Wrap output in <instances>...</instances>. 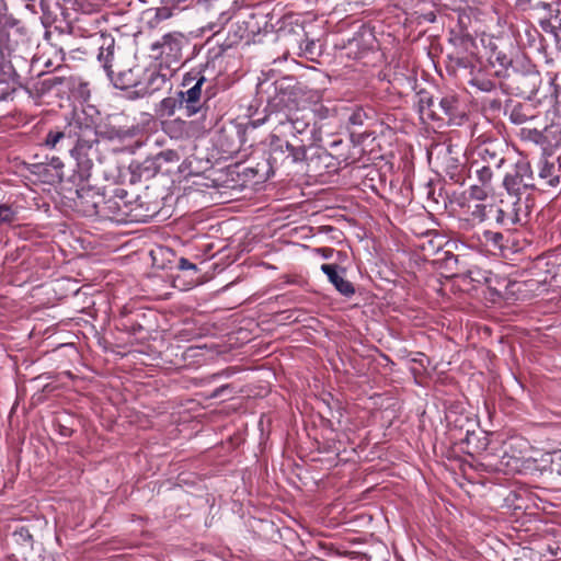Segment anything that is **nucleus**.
Listing matches in <instances>:
<instances>
[{
  "mask_svg": "<svg viewBox=\"0 0 561 561\" xmlns=\"http://www.w3.org/2000/svg\"><path fill=\"white\" fill-rule=\"evenodd\" d=\"M179 268L183 271L193 270L196 271L197 267L195 264L191 263L187 259L181 257L179 260Z\"/></svg>",
  "mask_w": 561,
  "mask_h": 561,
  "instance_id": "5701e85b",
  "label": "nucleus"
},
{
  "mask_svg": "<svg viewBox=\"0 0 561 561\" xmlns=\"http://www.w3.org/2000/svg\"><path fill=\"white\" fill-rule=\"evenodd\" d=\"M16 81L10 68L0 65V102L7 101L15 92Z\"/></svg>",
  "mask_w": 561,
  "mask_h": 561,
  "instance_id": "423d86ee",
  "label": "nucleus"
},
{
  "mask_svg": "<svg viewBox=\"0 0 561 561\" xmlns=\"http://www.w3.org/2000/svg\"><path fill=\"white\" fill-rule=\"evenodd\" d=\"M65 138V133L60 130H50L44 141L49 149H56L57 145Z\"/></svg>",
  "mask_w": 561,
  "mask_h": 561,
  "instance_id": "ddd939ff",
  "label": "nucleus"
},
{
  "mask_svg": "<svg viewBox=\"0 0 561 561\" xmlns=\"http://www.w3.org/2000/svg\"><path fill=\"white\" fill-rule=\"evenodd\" d=\"M272 157L275 161L277 160H289L290 162H300L306 159V147H295L287 141L280 140L278 137H274L271 142Z\"/></svg>",
  "mask_w": 561,
  "mask_h": 561,
  "instance_id": "f257e3e1",
  "label": "nucleus"
},
{
  "mask_svg": "<svg viewBox=\"0 0 561 561\" xmlns=\"http://www.w3.org/2000/svg\"><path fill=\"white\" fill-rule=\"evenodd\" d=\"M561 167L556 162L542 159L538 165V178L545 187H557L560 183Z\"/></svg>",
  "mask_w": 561,
  "mask_h": 561,
  "instance_id": "f03ea898",
  "label": "nucleus"
},
{
  "mask_svg": "<svg viewBox=\"0 0 561 561\" xmlns=\"http://www.w3.org/2000/svg\"><path fill=\"white\" fill-rule=\"evenodd\" d=\"M205 81L204 77H201L196 83L185 92H180L181 101L180 104H185L187 115H194L199 110V100L202 94V85Z\"/></svg>",
  "mask_w": 561,
  "mask_h": 561,
  "instance_id": "7ed1b4c3",
  "label": "nucleus"
},
{
  "mask_svg": "<svg viewBox=\"0 0 561 561\" xmlns=\"http://www.w3.org/2000/svg\"><path fill=\"white\" fill-rule=\"evenodd\" d=\"M439 104L446 115L451 116L454 114L455 100L453 98H444Z\"/></svg>",
  "mask_w": 561,
  "mask_h": 561,
  "instance_id": "412c9836",
  "label": "nucleus"
},
{
  "mask_svg": "<svg viewBox=\"0 0 561 561\" xmlns=\"http://www.w3.org/2000/svg\"><path fill=\"white\" fill-rule=\"evenodd\" d=\"M483 234H484L485 241L488 243L492 244L494 249H502L503 248V244H502L503 236H502V233L486 230V231H484Z\"/></svg>",
  "mask_w": 561,
  "mask_h": 561,
  "instance_id": "f3484780",
  "label": "nucleus"
},
{
  "mask_svg": "<svg viewBox=\"0 0 561 561\" xmlns=\"http://www.w3.org/2000/svg\"><path fill=\"white\" fill-rule=\"evenodd\" d=\"M516 176H518V184H523L524 188L535 186L530 164L526 161H519L515 167Z\"/></svg>",
  "mask_w": 561,
  "mask_h": 561,
  "instance_id": "1a4fd4ad",
  "label": "nucleus"
},
{
  "mask_svg": "<svg viewBox=\"0 0 561 561\" xmlns=\"http://www.w3.org/2000/svg\"><path fill=\"white\" fill-rule=\"evenodd\" d=\"M287 122L290 123L293 129L297 134H302L308 129L310 125V113L300 110H297L293 113L290 112L287 115Z\"/></svg>",
  "mask_w": 561,
  "mask_h": 561,
  "instance_id": "6e6552de",
  "label": "nucleus"
},
{
  "mask_svg": "<svg viewBox=\"0 0 561 561\" xmlns=\"http://www.w3.org/2000/svg\"><path fill=\"white\" fill-rule=\"evenodd\" d=\"M477 174L482 184H485L490 182L492 178V170L489 167H482L477 171Z\"/></svg>",
  "mask_w": 561,
  "mask_h": 561,
  "instance_id": "4be33fe9",
  "label": "nucleus"
},
{
  "mask_svg": "<svg viewBox=\"0 0 561 561\" xmlns=\"http://www.w3.org/2000/svg\"><path fill=\"white\" fill-rule=\"evenodd\" d=\"M167 84L168 80L164 75L151 71L149 72L146 82L139 87L137 92L142 96L152 95L156 92L163 90Z\"/></svg>",
  "mask_w": 561,
  "mask_h": 561,
  "instance_id": "39448f33",
  "label": "nucleus"
},
{
  "mask_svg": "<svg viewBox=\"0 0 561 561\" xmlns=\"http://www.w3.org/2000/svg\"><path fill=\"white\" fill-rule=\"evenodd\" d=\"M525 442L520 438H515V439H511V442L508 443V445L512 447L514 445H518V446H522L524 445Z\"/></svg>",
  "mask_w": 561,
  "mask_h": 561,
  "instance_id": "393cba45",
  "label": "nucleus"
},
{
  "mask_svg": "<svg viewBox=\"0 0 561 561\" xmlns=\"http://www.w3.org/2000/svg\"><path fill=\"white\" fill-rule=\"evenodd\" d=\"M490 206L491 205H489V204H483L480 202L474 203L473 205H471L469 203L468 209L470 211L472 220L478 221V222H482L483 220H485L491 214V213H489Z\"/></svg>",
  "mask_w": 561,
  "mask_h": 561,
  "instance_id": "9d476101",
  "label": "nucleus"
},
{
  "mask_svg": "<svg viewBox=\"0 0 561 561\" xmlns=\"http://www.w3.org/2000/svg\"><path fill=\"white\" fill-rule=\"evenodd\" d=\"M550 456V470L561 476V450L554 451Z\"/></svg>",
  "mask_w": 561,
  "mask_h": 561,
  "instance_id": "aec40b11",
  "label": "nucleus"
},
{
  "mask_svg": "<svg viewBox=\"0 0 561 561\" xmlns=\"http://www.w3.org/2000/svg\"><path fill=\"white\" fill-rule=\"evenodd\" d=\"M16 219V211L10 206L0 205V226L11 224Z\"/></svg>",
  "mask_w": 561,
  "mask_h": 561,
  "instance_id": "2eb2a0df",
  "label": "nucleus"
},
{
  "mask_svg": "<svg viewBox=\"0 0 561 561\" xmlns=\"http://www.w3.org/2000/svg\"><path fill=\"white\" fill-rule=\"evenodd\" d=\"M91 150V145L87 141H78L75 148L71 150V156L77 160L78 167L87 172L92 165V159L89 157V152Z\"/></svg>",
  "mask_w": 561,
  "mask_h": 561,
  "instance_id": "0eeeda50",
  "label": "nucleus"
},
{
  "mask_svg": "<svg viewBox=\"0 0 561 561\" xmlns=\"http://www.w3.org/2000/svg\"><path fill=\"white\" fill-rule=\"evenodd\" d=\"M317 253L321 254L324 259H330L333 255L334 250L330 248H319L316 250Z\"/></svg>",
  "mask_w": 561,
  "mask_h": 561,
  "instance_id": "b1692460",
  "label": "nucleus"
},
{
  "mask_svg": "<svg viewBox=\"0 0 561 561\" xmlns=\"http://www.w3.org/2000/svg\"><path fill=\"white\" fill-rule=\"evenodd\" d=\"M138 85H139V84H138V83H136V82L128 81L124 88H128V87H138Z\"/></svg>",
  "mask_w": 561,
  "mask_h": 561,
  "instance_id": "bb28decb",
  "label": "nucleus"
},
{
  "mask_svg": "<svg viewBox=\"0 0 561 561\" xmlns=\"http://www.w3.org/2000/svg\"><path fill=\"white\" fill-rule=\"evenodd\" d=\"M504 185L510 193L518 194L522 188H524L523 184H518V176L516 173H508L504 179Z\"/></svg>",
  "mask_w": 561,
  "mask_h": 561,
  "instance_id": "f8f14e48",
  "label": "nucleus"
},
{
  "mask_svg": "<svg viewBox=\"0 0 561 561\" xmlns=\"http://www.w3.org/2000/svg\"><path fill=\"white\" fill-rule=\"evenodd\" d=\"M20 535H21L22 537L31 538L30 533H28L26 529H24V528H21V530H20Z\"/></svg>",
  "mask_w": 561,
  "mask_h": 561,
  "instance_id": "a878e982",
  "label": "nucleus"
},
{
  "mask_svg": "<svg viewBox=\"0 0 561 561\" xmlns=\"http://www.w3.org/2000/svg\"><path fill=\"white\" fill-rule=\"evenodd\" d=\"M179 103L180 102L174 98H164L157 108L158 116L171 117L172 115H174Z\"/></svg>",
  "mask_w": 561,
  "mask_h": 561,
  "instance_id": "9b49d317",
  "label": "nucleus"
},
{
  "mask_svg": "<svg viewBox=\"0 0 561 561\" xmlns=\"http://www.w3.org/2000/svg\"><path fill=\"white\" fill-rule=\"evenodd\" d=\"M367 117L366 113L362 108H356L348 117V122L352 125L360 126L364 119Z\"/></svg>",
  "mask_w": 561,
  "mask_h": 561,
  "instance_id": "a211bd4d",
  "label": "nucleus"
},
{
  "mask_svg": "<svg viewBox=\"0 0 561 561\" xmlns=\"http://www.w3.org/2000/svg\"><path fill=\"white\" fill-rule=\"evenodd\" d=\"M321 271L328 276L329 280L334 285L336 290L342 295L350 297L355 293L351 282L339 275L337 266L334 264H322Z\"/></svg>",
  "mask_w": 561,
  "mask_h": 561,
  "instance_id": "20e7f679",
  "label": "nucleus"
},
{
  "mask_svg": "<svg viewBox=\"0 0 561 561\" xmlns=\"http://www.w3.org/2000/svg\"><path fill=\"white\" fill-rule=\"evenodd\" d=\"M489 213L494 214L495 221L500 225H506L507 224V216L505 211L496 206H490Z\"/></svg>",
  "mask_w": 561,
  "mask_h": 561,
  "instance_id": "6ab92c4d",
  "label": "nucleus"
},
{
  "mask_svg": "<svg viewBox=\"0 0 561 561\" xmlns=\"http://www.w3.org/2000/svg\"><path fill=\"white\" fill-rule=\"evenodd\" d=\"M486 196H488V191L483 185L482 186L472 185L469 188V203L471 201L474 203L482 202L486 198Z\"/></svg>",
  "mask_w": 561,
  "mask_h": 561,
  "instance_id": "4468645a",
  "label": "nucleus"
},
{
  "mask_svg": "<svg viewBox=\"0 0 561 561\" xmlns=\"http://www.w3.org/2000/svg\"><path fill=\"white\" fill-rule=\"evenodd\" d=\"M181 41L178 36L172 34H167L162 37L161 47L163 49L169 48L170 50H179Z\"/></svg>",
  "mask_w": 561,
  "mask_h": 561,
  "instance_id": "dca6fc26",
  "label": "nucleus"
}]
</instances>
